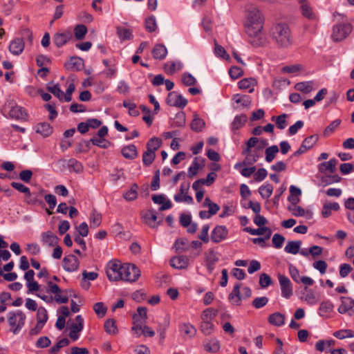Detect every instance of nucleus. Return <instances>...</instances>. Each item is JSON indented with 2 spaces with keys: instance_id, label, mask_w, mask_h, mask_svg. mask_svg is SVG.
Instances as JSON below:
<instances>
[{
  "instance_id": "1",
  "label": "nucleus",
  "mask_w": 354,
  "mask_h": 354,
  "mask_svg": "<svg viewBox=\"0 0 354 354\" xmlns=\"http://www.w3.org/2000/svg\"><path fill=\"white\" fill-rule=\"evenodd\" d=\"M263 24L264 17L261 12L257 7L249 6L245 10L243 26L250 44L254 47L264 46L268 42L262 32Z\"/></svg>"
},
{
  "instance_id": "2",
  "label": "nucleus",
  "mask_w": 354,
  "mask_h": 354,
  "mask_svg": "<svg viewBox=\"0 0 354 354\" xmlns=\"http://www.w3.org/2000/svg\"><path fill=\"white\" fill-rule=\"evenodd\" d=\"M46 293L53 294L54 297L42 293V292L36 293V295L46 303H52L55 301L57 304H66L68 301V290L61 289L58 285L50 281L47 283Z\"/></svg>"
},
{
  "instance_id": "3",
  "label": "nucleus",
  "mask_w": 354,
  "mask_h": 354,
  "mask_svg": "<svg viewBox=\"0 0 354 354\" xmlns=\"http://www.w3.org/2000/svg\"><path fill=\"white\" fill-rule=\"evenodd\" d=\"M270 36L276 44L281 48H288L292 44L291 32L286 24H274L270 30Z\"/></svg>"
},
{
  "instance_id": "4",
  "label": "nucleus",
  "mask_w": 354,
  "mask_h": 354,
  "mask_svg": "<svg viewBox=\"0 0 354 354\" xmlns=\"http://www.w3.org/2000/svg\"><path fill=\"white\" fill-rule=\"evenodd\" d=\"M123 264L120 261L113 260L108 263L106 273L111 281H118L122 279Z\"/></svg>"
},
{
  "instance_id": "5",
  "label": "nucleus",
  "mask_w": 354,
  "mask_h": 354,
  "mask_svg": "<svg viewBox=\"0 0 354 354\" xmlns=\"http://www.w3.org/2000/svg\"><path fill=\"white\" fill-rule=\"evenodd\" d=\"M122 281L135 282L140 276V269L133 263H124Z\"/></svg>"
},
{
  "instance_id": "6",
  "label": "nucleus",
  "mask_w": 354,
  "mask_h": 354,
  "mask_svg": "<svg viewBox=\"0 0 354 354\" xmlns=\"http://www.w3.org/2000/svg\"><path fill=\"white\" fill-rule=\"evenodd\" d=\"M9 315L8 323L11 327L10 330L15 334L24 326L26 315L20 310L17 313H10Z\"/></svg>"
},
{
  "instance_id": "7",
  "label": "nucleus",
  "mask_w": 354,
  "mask_h": 354,
  "mask_svg": "<svg viewBox=\"0 0 354 354\" xmlns=\"http://www.w3.org/2000/svg\"><path fill=\"white\" fill-rule=\"evenodd\" d=\"M351 30V24H339L334 26L332 37L335 41H341L346 38Z\"/></svg>"
},
{
  "instance_id": "8",
  "label": "nucleus",
  "mask_w": 354,
  "mask_h": 354,
  "mask_svg": "<svg viewBox=\"0 0 354 354\" xmlns=\"http://www.w3.org/2000/svg\"><path fill=\"white\" fill-rule=\"evenodd\" d=\"M167 103L171 106L184 108L187 104V100L181 95L178 94L175 91H172L169 93L167 95Z\"/></svg>"
},
{
  "instance_id": "9",
  "label": "nucleus",
  "mask_w": 354,
  "mask_h": 354,
  "mask_svg": "<svg viewBox=\"0 0 354 354\" xmlns=\"http://www.w3.org/2000/svg\"><path fill=\"white\" fill-rule=\"evenodd\" d=\"M278 279L281 286V295L283 297L288 299L292 295V288L290 279L285 275L279 274Z\"/></svg>"
},
{
  "instance_id": "10",
  "label": "nucleus",
  "mask_w": 354,
  "mask_h": 354,
  "mask_svg": "<svg viewBox=\"0 0 354 354\" xmlns=\"http://www.w3.org/2000/svg\"><path fill=\"white\" fill-rule=\"evenodd\" d=\"M243 153L247 154V156H246L245 158L242 162H238L235 165L234 167L236 169H239L244 166L253 165L254 162H256L258 160V159L260 156L259 151L257 149L253 150V151L251 150L250 152H244V151H243Z\"/></svg>"
},
{
  "instance_id": "11",
  "label": "nucleus",
  "mask_w": 354,
  "mask_h": 354,
  "mask_svg": "<svg viewBox=\"0 0 354 354\" xmlns=\"http://www.w3.org/2000/svg\"><path fill=\"white\" fill-rule=\"evenodd\" d=\"M228 235V230L224 225L216 226L211 233V241L218 243L225 240Z\"/></svg>"
},
{
  "instance_id": "12",
  "label": "nucleus",
  "mask_w": 354,
  "mask_h": 354,
  "mask_svg": "<svg viewBox=\"0 0 354 354\" xmlns=\"http://www.w3.org/2000/svg\"><path fill=\"white\" fill-rule=\"evenodd\" d=\"M80 261L73 254L66 256L63 259V268L68 272H74L79 268Z\"/></svg>"
},
{
  "instance_id": "13",
  "label": "nucleus",
  "mask_w": 354,
  "mask_h": 354,
  "mask_svg": "<svg viewBox=\"0 0 354 354\" xmlns=\"http://www.w3.org/2000/svg\"><path fill=\"white\" fill-rule=\"evenodd\" d=\"M73 38V34L70 30L62 32H57L53 37V42L57 47L60 48Z\"/></svg>"
},
{
  "instance_id": "14",
  "label": "nucleus",
  "mask_w": 354,
  "mask_h": 354,
  "mask_svg": "<svg viewBox=\"0 0 354 354\" xmlns=\"http://www.w3.org/2000/svg\"><path fill=\"white\" fill-rule=\"evenodd\" d=\"M25 44L21 38L14 39L9 45V50L14 55H19L24 51Z\"/></svg>"
},
{
  "instance_id": "15",
  "label": "nucleus",
  "mask_w": 354,
  "mask_h": 354,
  "mask_svg": "<svg viewBox=\"0 0 354 354\" xmlns=\"http://www.w3.org/2000/svg\"><path fill=\"white\" fill-rule=\"evenodd\" d=\"M143 218L145 223L150 227H156L158 226L161 221H157L156 212L153 209H148L144 214Z\"/></svg>"
},
{
  "instance_id": "16",
  "label": "nucleus",
  "mask_w": 354,
  "mask_h": 354,
  "mask_svg": "<svg viewBox=\"0 0 354 354\" xmlns=\"http://www.w3.org/2000/svg\"><path fill=\"white\" fill-rule=\"evenodd\" d=\"M41 241L48 247H54L58 244L59 238L51 231L43 232L41 235Z\"/></svg>"
},
{
  "instance_id": "17",
  "label": "nucleus",
  "mask_w": 354,
  "mask_h": 354,
  "mask_svg": "<svg viewBox=\"0 0 354 354\" xmlns=\"http://www.w3.org/2000/svg\"><path fill=\"white\" fill-rule=\"evenodd\" d=\"M152 201L156 204L162 205L159 208L160 211H165L166 209H170L172 207V203L171 201L168 200L163 194L152 196Z\"/></svg>"
},
{
  "instance_id": "18",
  "label": "nucleus",
  "mask_w": 354,
  "mask_h": 354,
  "mask_svg": "<svg viewBox=\"0 0 354 354\" xmlns=\"http://www.w3.org/2000/svg\"><path fill=\"white\" fill-rule=\"evenodd\" d=\"M9 115L12 118L21 120H26L28 118V113L24 109L17 105L11 107L9 111Z\"/></svg>"
},
{
  "instance_id": "19",
  "label": "nucleus",
  "mask_w": 354,
  "mask_h": 354,
  "mask_svg": "<svg viewBox=\"0 0 354 354\" xmlns=\"http://www.w3.org/2000/svg\"><path fill=\"white\" fill-rule=\"evenodd\" d=\"M341 304L338 307V312L344 314L354 307V299L349 297H341Z\"/></svg>"
},
{
  "instance_id": "20",
  "label": "nucleus",
  "mask_w": 354,
  "mask_h": 354,
  "mask_svg": "<svg viewBox=\"0 0 354 354\" xmlns=\"http://www.w3.org/2000/svg\"><path fill=\"white\" fill-rule=\"evenodd\" d=\"M238 85L240 89L248 90L249 93H252L257 85V81L252 77L244 78L239 82Z\"/></svg>"
},
{
  "instance_id": "21",
  "label": "nucleus",
  "mask_w": 354,
  "mask_h": 354,
  "mask_svg": "<svg viewBox=\"0 0 354 354\" xmlns=\"http://www.w3.org/2000/svg\"><path fill=\"white\" fill-rule=\"evenodd\" d=\"M204 162L203 158L196 157L188 169V176L191 178L195 176L198 174V169L204 166Z\"/></svg>"
},
{
  "instance_id": "22",
  "label": "nucleus",
  "mask_w": 354,
  "mask_h": 354,
  "mask_svg": "<svg viewBox=\"0 0 354 354\" xmlns=\"http://www.w3.org/2000/svg\"><path fill=\"white\" fill-rule=\"evenodd\" d=\"M299 3L303 16L310 20L316 19V15L306 0H299Z\"/></svg>"
},
{
  "instance_id": "23",
  "label": "nucleus",
  "mask_w": 354,
  "mask_h": 354,
  "mask_svg": "<svg viewBox=\"0 0 354 354\" xmlns=\"http://www.w3.org/2000/svg\"><path fill=\"white\" fill-rule=\"evenodd\" d=\"M245 231L249 232L252 235H262L266 234V239H269L272 234V231L269 227H260L258 229H252L251 227H245L244 229Z\"/></svg>"
},
{
  "instance_id": "24",
  "label": "nucleus",
  "mask_w": 354,
  "mask_h": 354,
  "mask_svg": "<svg viewBox=\"0 0 354 354\" xmlns=\"http://www.w3.org/2000/svg\"><path fill=\"white\" fill-rule=\"evenodd\" d=\"M122 156L127 159L133 160L138 156L137 148L134 145H129L122 149Z\"/></svg>"
},
{
  "instance_id": "25",
  "label": "nucleus",
  "mask_w": 354,
  "mask_h": 354,
  "mask_svg": "<svg viewBox=\"0 0 354 354\" xmlns=\"http://www.w3.org/2000/svg\"><path fill=\"white\" fill-rule=\"evenodd\" d=\"M153 57L156 59H163L167 54V50L162 44H156L151 51Z\"/></svg>"
},
{
  "instance_id": "26",
  "label": "nucleus",
  "mask_w": 354,
  "mask_h": 354,
  "mask_svg": "<svg viewBox=\"0 0 354 354\" xmlns=\"http://www.w3.org/2000/svg\"><path fill=\"white\" fill-rule=\"evenodd\" d=\"M337 163V160L335 158H332L328 162L321 163L319 166V170L322 173L328 171L329 172L333 174L336 170Z\"/></svg>"
},
{
  "instance_id": "27",
  "label": "nucleus",
  "mask_w": 354,
  "mask_h": 354,
  "mask_svg": "<svg viewBox=\"0 0 354 354\" xmlns=\"http://www.w3.org/2000/svg\"><path fill=\"white\" fill-rule=\"evenodd\" d=\"M36 132L44 137H48L53 133V127L47 122L39 123L36 126Z\"/></svg>"
},
{
  "instance_id": "28",
  "label": "nucleus",
  "mask_w": 354,
  "mask_h": 354,
  "mask_svg": "<svg viewBox=\"0 0 354 354\" xmlns=\"http://www.w3.org/2000/svg\"><path fill=\"white\" fill-rule=\"evenodd\" d=\"M82 66L83 60L78 57H71V59L65 64V67L72 71H80Z\"/></svg>"
},
{
  "instance_id": "29",
  "label": "nucleus",
  "mask_w": 354,
  "mask_h": 354,
  "mask_svg": "<svg viewBox=\"0 0 354 354\" xmlns=\"http://www.w3.org/2000/svg\"><path fill=\"white\" fill-rule=\"evenodd\" d=\"M205 125V121L200 118L197 114H194V118L190 124L192 130L195 132H201L204 129Z\"/></svg>"
},
{
  "instance_id": "30",
  "label": "nucleus",
  "mask_w": 354,
  "mask_h": 354,
  "mask_svg": "<svg viewBox=\"0 0 354 354\" xmlns=\"http://www.w3.org/2000/svg\"><path fill=\"white\" fill-rule=\"evenodd\" d=\"M301 245V242L300 241H290L288 242L284 250L287 253L296 254L299 252Z\"/></svg>"
},
{
  "instance_id": "31",
  "label": "nucleus",
  "mask_w": 354,
  "mask_h": 354,
  "mask_svg": "<svg viewBox=\"0 0 354 354\" xmlns=\"http://www.w3.org/2000/svg\"><path fill=\"white\" fill-rule=\"evenodd\" d=\"M218 314V310L212 308L204 310L201 316V322H212Z\"/></svg>"
},
{
  "instance_id": "32",
  "label": "nucleus",
  "mask_w": 354,
  "mask_h": 354,
  "mask_svg": "<svg viewBox=\"0 0 354 354\" xmlns=\"http://www.w3.org/2000/svg\"><path fill=\"white\" fill-rule=\"evenodd\" d=\"M285 317L280 313H275L268 317V322L270 324L280 326L284 324Z\"/></svg>"
},
{
  "instance_id": "33",
  "label": "nucleus",
  "mask_w": 354,
  "mask_h": 354,
  "mask_svg": "<svg viewBox=\"0 0 354 354\" xmlns=\"http://www.w3.org/2000/svg\"><path fill=\"white\" fill-rule=\"evenodd\" d=\"M133 322L131 330L137 337H140L143 329L142 324L145 323V322H142V320L138 317V315H133Z\"/></svg>"
},
{
  "instance_id": "34",
  "label": "nucleus",
  "mask_w": 354,
  "mask_h": 354,
  "mask_svg": "<svg viewBox=\"0 0 354 354\" xmlns=\"http://www.w3.org/2000/svg\"><path fill=\"white\" fill-rule=\"evenodd\" d=\"M180 331L185 337H192L195 335L196 330L189 324H183L180 326Z\"/></svg>"
},
{
  "instance_id": "35",
  "label": "nucleus",
  "mask_w": 354,
  "mask_h": 354,
  "mask_svg": "<svg viewBox=\"0 0 354 354\" xmlns=\"http://www.w3.org/2000/svg\"><path fill=\"white\" fill-rule=\"evenodd\" d=\"M241 284L236 283L234 285L232 291L229 295V299L233 301V302L236 305H240L241 304V297H240V288Z\"/></svg>"
},
{
  "instance_id": "36",
  "label": "nucleus",
  "mask_w": 354,
  "mask_h": 354,
  "mask_svg": "<svg viewBox=\"0 0 354 354\" xmlns=\"http://www.w3.org/2000/svg\"><path fill=\"white\" fill-rule=\"evenodd\" d=\"M203 346L207 352H217L220 348L218 340L216 339H211L207 342H204Z\"/></svg>"
},
{
  "instance_id": "37",
  "label": "nucleus",
  "mask_w": 354,
  "mask_h": 354,
  "mask_svg": "<svg viewBox=\"0 0 354 354\" xmlns=\"http://www.w3.org/2000/svg\"><path fill=\"white\" fill-rule=\"evenodd\" d=\"M170 264L175 268H184L187 266V260L185 257H175L170 260Z\"/></svg>"
},
{
  "instance_id": "38",
  "label": "nucleus",
  "mask_w": 354,
  "mask_h": 354,
  "mask_svg": "<svg viewBox=\"0 0 354 354\" xmlns=\"http://www.w3.org/2000/svg\"><path fill=\"white\" fill-rule=\"evenodd\" d=\"M162 140L157 137L151 138L147 143V149L151 150L156 153V151L160 147Z\"/></svg>"
},
{
  "instance_id": "39",
  "label": "nucleus",
  "mask_w": 354,
  "mask_h": 354,
  "mask_svg": "<svg viewBox=\"0 0 354 354\" xmlns=\"http://www.w3.org/2000/svg\"><path fill=\"white\" fill-rule=\"evenodd\" d=\"M47 89L49 92L56 96L59 100H62L64 98V93L59 88L58 84H53V82H49L47 86Z\"/></svg>"
},
{
  "instance_id": "40",
  "label": "nucleus",
  "mask_w": 354,
  "mask_h": 354,
  "mask_svg": "<svg viewBox=\"0 0 354 354\" xmlns=\"http://www.w3.org/2000/svg\"><path fill=\"white\" fill-rule=\"evenodd\" d=\"M247 121V116L245 114L237 115L232 123V129L236 131L242 127Z\"/></svg>"
},
{
  "instance_id": "41",
  "label": "nucleus",
  "mask_w": 354,
  "mask_h": 354,
  "mask_svg": "<svg viewBox=\"0 0 354 354\" xmlns=\"http://www.w3.org/2000/svg\"><path fill=\"white\" fill-rule=\"evenodd\" d=\"M117 34L122 40H129L132 38V32L130 29L125 27L119 26L117 28Z\"/></svg>"
},
{
  "instance_id": "42",
  "label": "nucleus",
  "mask_w": 354,
  "mask_h": 354,
  "mask_svg": "<svg viewBox=\"0 0 354 354\" xmlns=\"http://www.w3.org/2000/svg\"><path fill=\"white\" fill-rule=\"evenodd\" d=\"M68 167L75 173H82L84 170L82 164L75 158L68 160Z\"/></svg>"
},
{
  "instance_id": "43",
  "label": "nucleus",
  "mask_w": 354,
  "mask_h": 354,
  "mask_svg": "<svg viewBox=\"0 0 354 354\" xmlns=\"http://www.w3.org/2000/svg\"><path fill=\"white\" fill-rule=\"evenodd\" d=\"M104 330L109 335H115L118 333V328L115 321L113 319H107L104 323Z\"/></svg>"
},
{
  "instance_id": "44",
  "label": "nucleus",
  "mask_w": 354,
  "mask_h": 354,
  "mask_svg": "<svg viewBox=\"0 0 354 354\" xmlns=\"http://www.w3.org/2000/svg\"><path fill=\"white\" fill-rule=\"evenodd\" d=\"M155 158L156 153L151 150L147 149L142 154V162L146 167L150 166L153 162Z\"/></svg>"
},
{
  "instance_id": "45",
  "label": "nucleus",
  "mask_w": 354,
  "mask_h": 354,
  "mask_svg": "<svg viewBox=\"0 0 354 354\" xmlns=\"http://www.w3.org/2000/svg\"><path fill=\"white\" fill-rule=\"evenodd\" d=\"M288 115L286 113H283L278 116H272V121H274L276 123V126L279 129H283L286 125V118Z\"/></svg>"
},
{
  "instance_id": "46",
  "label": "nucleus",
  "mask_w": 354,
  "mask_h": 354,
  "mask_svg": "<svg viewBox=\"0 0 354 354\" xmlns=\"http://www.w3.org/2000/svg\"><path fill=\"white\" fill-rule=\"evenodd\" d=\"M200 330L205 335H210L214 330V325L212 322H201Z\"/></svg>"
},
{
  "instance_id": "47",
  "label": "nucleus",
  "mask_w": 354,
  "mask_h": 354,
  "mask_svg": "<svg viewBox=\"0 0 354 354\" xmlns=\"http://www.w3.org/2000/svg\"><path fill=\"white\" fill-rule=\"evenodd\" d=\"M87 28L85 25L79 24L77 25L74 28L75 37L77 40H82L84 38L87 33Z\"/></svg>"
},
{
  "instance_id": "48",
  "label": "nucleus",
  "mask_w": 354,
  "mask_h": 354,
  "mask_svg": "<svg viewBox=\"0 0 354 354\" xmlns=\"http://www.w3.org/2000/svg\"><path fill=\"white\" fill-rule=\"evenodd\" d=\"M333 304L329 301H322L320 304L319 311L321 316H324L327 313H330L333 310Z\"/></svg>"
},
{
  "instance_id": "49",
  "label": "nucleus",
  "mask_w": 354,
  "mask_h": 354,
  "mask_svg": "<svg viewBox=\"0 0 354 354\" xmlns=\"http://www.w3.org/2000/svg\"><path fill=\"white\" fill-rule=\"evenodd\" d=\"M295 88L299 91L308 93L313 90V84L310 82H298L295 84Z\"/></svg>"
},
{
  "instance_id": "50",
  "label": "nucleus",
  "mask_w": 354,
  "mask_h": 354,
  "mask_svg": "<svg viewBox=\"0 0 354 354\" xmlns=\"http://www.w3.org/2000/svg\"><path fill=\"white\" fill-rule=\"evenodd\" d=\"M318 138L319 137L316 134L307 137L302 142V147H304V150L310 149L316 144Z\"/></svg>"
},
{
  "instance_id": "51",
  "label": "nucleus",
  "mask_w": 354,
  "mask_h": 354,
  "mask_svg": "<svg viewBox=\"0 0 354 354\" xmlns=\"http://www.w3.org/2000/svg\"><path fill=\"white\" fill-rule=\"evenodd\" d=\"M90 142H91L93 143V145L98 146V147H100L101 148H104V149L107 148L110 145V142L108 140L104 139L103 138H91L90 140V141L86 142V147H89Z\"/></svg>"
},
{
  "instance_id": "52",
  "label": "nucleus",
  "mask_w": 354,
  "mask_h": 354,
  "mask_svg": "<svg viewBox=\"0 0 354 354\" xmlns=\"http://www.w3.org/2000/svg\"><path fill=\"white\" fill-rule=\"evenodd\" d=\"M279 152V148L277 145H272L266 149V160L270 162L275 158L276 154Z\"/></svg>"
},
{
  "instance_id": "53",
  "label": "nucleus",
  "mask_w": 354,
  "mask_h": 354,
  "mask_svg": "<svg viewBox=\"0 0 354 354\" xmlns=\"http://www.w3.org/2000/svg\"><path fill=\"white\" fill-rule=\"evenodd\" d=\"M203 205L209 208L208 211L212 216L216 214L220 209V207L216 203L212 202L208 197L205 198Z\"/></svg>"
},
{
  "instance_id": "54",
  "label": "nucleus",
  "mask_w": 354,
  "mask_h": 354,
  "mask_svg": "<svg viewBox=\"0 0 354 354\" xmlns=\"http://www.w3.org/2000/svg\"><path fill=\"white\" fill-rule=\"evenodd\" d=\"M138 185L136 183H134L131 189L128 191H127L124 194L123 196L127 201H133L138 197Z\"/></svg>"
},
{
  "instance_id": "55",
  "label": "nucleus",
  "mask_w": 354,
  "mask_h": 354,
  "mask_svg": "<svg viewBox=\"0 0 354 354\" xmlns=\"http://www.w3.org/2000/svg\"><path fill=\"white\" fill-rule=\"evenodd\" d=\"M342 180V178L337 174L335 175H326L322 178V183L324 185L326 186L335 183H339Z\"/></svg>"
},
{
  "instance_id": "56",
  "label": "nucleus",
  "mask_w": 354,
  "mask_h": 354,
  "mask_svg": "<svg viewBox=\"0 0 354 354\" xmlns=\"http://www.w3.org/2000/svg\"><path fill=\"white\" fill-rule=\"evenodd\" d=\"M76 323H73L70 326V330L75 332H81L84 327V319L81 315H77L75 317Z\"/></svg>"
},
{
  "instance_id": "57",
  "label": "nucleus",
  "mask_w": 354,
  "mask_h": 354,
  "mask_svg": "<svg viewBox=\"0 0 354 354\" xmlns=\"http://www.w3.org/2000/svg\"><path fill=\"white\" fill-rule=\"evenodd\" d=\"M26 286L29 292H37V293H39L42 292V293L46 294V289L41 288V286L35 280L27 282Z\"/></svg>"
},
{
  "instance_id": "58",
  "label": "nucleus",
  "mask_w": 354,
  "mask_h": 354,
  "mask_svg": "<svg viewBox=\"0 0 354 354\" xmlns=\"http://www.w3.org/2000/svg\"><path fill=\"white\" fill-rule=\"evenodd\" d=\"M273 187L270 184L262 185L259 187V192L263 198H268L272 194Z\"/></svg>"
},
{
  "instance_id": "59",
  "label": "nucleus",
  "mask_w": 354,
  "mask_h": 354,
  "mask_svg": "<svg viewBox=\"0 0 354 354\" xmlns=\"http://www.w3.org/2000/svg\"><path fill=\"white\" fill-rule=\"evenodd\" d=\"M102 222L101 214L94 211L90 216V225L91 227H98Z\"/></svg>"
},
{
  "instance_id": "60",
  "label": "nucleus",
  "mask_w": 354,
  "mask_h": 354,
  "mask_svg": "<svg viewBox=\"0 0 354 354\" xmlns=\"http://www.w3.org/2000/svg\"><path fill=\"white\" fill-rule=\"evenodd\" d=\"M233 100L237 104H241L243 106H248L251 103L250 97L248 95H235Z\"/></svg>"
},
{
  "instance_id": "61",
  "label": "nucleus",
  "mask_w": 354,
  "mask_h": 354,
  "mask_svg": "<svg viewBox=\"0 0 354 354\" xmlns=\"http://www.w3.org/2000/svg\"><path fill=\"white\" fill-rule=\"evenodd\" d=\"M145 28L150 32H154L156 30L157 24L153 16L149 17L145 19Z\"/></svg>"
},
{
  "instance_id": "62",
  "label": "nucleus",
  "mask_w": 354,
  "mask_h": 354,
  "mask_svg": "<svg viewBox=\"0 0 354 354\" xmlns=\"http://www.w3.org/2000/svg\"><path fill=\"white\" fill-rule=\"evenodd\" d=\"M11 186L19 192L25 194L28 197L31 195L30 189L22 183L12 182Z\"/></svg>"
},
{
  "instance_id": "63",
  "label": "nucleus",
  "mask_w": 354,
  "mask_h": 354,
  "mask_svg": "<svg viewBox=\"0 0 354 354\" xmlns=\"http://www.w3.org/2000/svg\"><path fill=\"white\" fill-rule=\"evenodd\" d=\"M123 106L129 109V113L132 116H138L139 111L136 109V104L127 100L123 102Z\"/></svg>"
},
{
  "instance_id": "64",
  "label": "nucleus",
  "mask_w": 354,
  "mask_h": 354,
  "mask_svg": "<svg viewBox=\"0 0 354 354\" xmlns=\"http://www.w3.org/2000/svg\"><path fill=\"white\" fill-rule=\"evenodd\" d=\"M333 335L338 339H344L346 337H354V333L351 330H339L335 331L333 333Z\"/></svg>"
}]
</instances>
